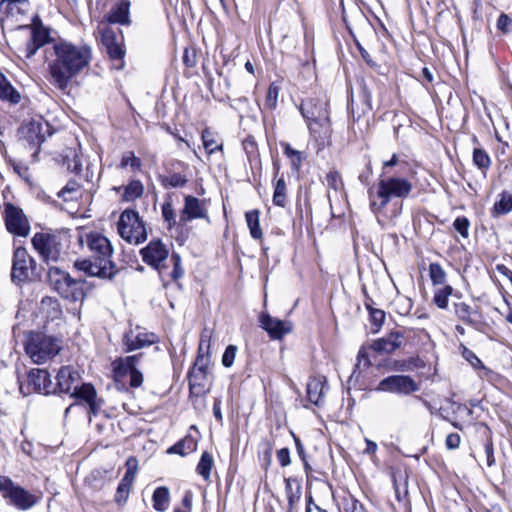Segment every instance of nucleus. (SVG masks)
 Returning <instances> with one entry per match:
<instances>
[{"instance_id":"f257e3e1","label":"nucleus","mask_w":512,"mask_h":512,"mask_svg":"<svg viewBox=\"0 0 512 512\" xmlns=\"http://www.w3.org/2000/svg\"><path fill=\"white\" fill-rule=\"evenodd\" d=\"M92 50L87 45H76L60 40L45 49L47 80L51 85L65 91L73 78L82 73L90 64Z\"/></svg>"},{"instance_id":"f03ea898","label":"nucleus","mask_w":512,"mask_h":512,"mask_svg":"<svg viewBox=\"0 0 512 512\" xmlns=\"http://www.w3.org/2000/svg\"><path fill=\"white\" fill-rule=\"evenodd\" d=\"M78 244L82 249L87 247L89 252L95 258V262L90 259L78 260L74 266L83 271L86 275L111 279L117 273L116 265L111 261L114 253L110 240L103 234L90 231H82L78 236Z\"/></svg>"},{"instance_id":"7ed1b4c3","label":"nucleus","mask_w":512,"mask_h":512,"mask_svg":"<svg viewBox=\"0 0 512 512\" xmlns=\"http://www.w3.org/2000/svg\"><path fill=\"white\" fill-rule=\"evenodd\" d=\"M412 189L413 185L408 179L398 176H381L377 184L369 187V207L380 224L386 222L385 208L391 198H407Z\"/></svg>"},{"instance_id":"20e7f679","label":"nucleus","mask_w":512,"mask_h":512,"mask_svg":"<svg viewBox=\"0 0 512 512\" xmlns=\"http://www.w3.org/2000/svg\"><path fill=\"white\" fill-rule=\"evenodd\" d=\"M308 128L316 140L324 141L330 136V120L327 103L323 100L309 99L300 106Z\"/></svg>"},{"instance_id":"39448f33","label":"nucleus","mask_w":512,"mask_h":512,"mask_svg":"<svg viewBox=\"0 0 512 512\" xmlns=\"http://www.w3.org/2000/svg\"><path fill=\"white\" fill-rule=\"evenodd\" d=\"M27 355L34 363L41 364L56 356L60 350V341L39 332L30 333L25 345Z\"/></svg>"},{"instance_id":"423d86ee","label":"nucleus","mask_w":512,"mask_h":512,"mask_svg":"<svg viewBox=\"0 0 512 512\" xmlns=\"http://www.w3.org/2000/svg\"><path fill=\"white\" fill-rule=\"evenodd\" d=\"M117 229L120 237L130 244H140L147 238L145 224L134 210L126 209L121 213Z\"/></svg>"},{"instance_id":"0eeeda50","label":"nucleus","mask_w":512,"mask_h":512,"mask_svg":"<svg viewBox=\"0 0 512 512\" xmlns=\"http://www.w3.org/2000/svg\"><path fill=\"white\" fill-rule=\"evenodd\" d=\"M48 281L63 298L78 301L84 297L82 283L72 279L68 273L58 267L49 268Z\"/></svg>"},{"instance_id":"6e6552de","label":"nucleus","mask_w":512,"mask_h":512,"mask_svg":"<svg viewBox=\"0 0 512 512\" xmlns=\"http://www.w3.org/2000/svg\"><path fill=\"white\" fill-rule=\"evenodd\" d=\"M0 494L9 504L19 510H28L36 505L39 497L15 484L10 478L0 476Z\"/></svg>"},{"instance_id":"1a4fd4ad","label":"nucleus","mask_w":512,"mask_h":512,"mask_svg":"<svg viewBox=\"0 0 512 512\" xmlns=\"http://www.w3.org/2000/svg\"><path fill=\"white\" fill-rule=\"evenodd\" d=\"M24 29L28 31L29 39L20 51L25 58L30 59L41 47L50 42V31L38 17H35L32 24L26 25Z\"/></svg>"},{"instance_id":"9d476101","label":"nucleus","mask_w":512,"mask_h":512,"mask_svg":"<svg viewBox=\"0 0 512 512\" xmlns=\"http://www.w3.org/2000/svg\"><path fill=\"white\" fill-rule=\"evenodd\" d=\"M35 261L23 247L14 251L11 278L13 282L22 283L30 278Z\"/></svg>"},{"instance_id":"9b49d317","label":"nucleus","mask_w":512,"mask_h":512,"mask_svg":"<svg viewBox=\"0 0 512 512\" xmlns=\"http://www.w3.org/2000/svg\"><path fill=\"white\" fill-rule=\"evenodd\" d=\"M5 225L7 230L20 237H27L30 232V224L22 209L13 204L5 205Z\"/></svg>"},{"instance_id":"f8f14e48","label":"nucleus","mask_w":512,"mask_h":512,"mask_svg":"<svg viewBox=\"0 0 512 512\" xmlns=\"http://www.w3.org/2000/svg\"><path fill=\"white\" fill-rule=\"evenodd\" d=\"M377 391L410 394L419 390V385L408 375H392L381 380Z\"/></svg>"},{"instance_id":"ddd939ff","label":"nucleus","mask_w":512,"mask_h":512,"mask_svg":"<svg viewBox=\"0 0 512 512\" xmlns=\"http://www.w3.org/2000/svg\"><path fill=\"white\" fill-rule=\"evenodd\" d=\"M143 262L158 271L166 268V260L169 256V250L161 240H152L146 247L140 251Z\"/></svg>"},{"instance_id":"4468645a","label":"nucleus","mask_w":512,"mask_h":512,"mask_svg":"<svg viewBox=\"0 0 512 512\" xmlns=\"http://www.w3.org/2000/svg\"><path fill=\"white\" fill-rule=\"evenodd\" d=\"M32 245L44 261H56L60 256V243L54 235L36 233Z\"/></svg>"},{"instance_id":"2eb2a0df","label":"nucleus","mask_w":512,"mask_h":512,"mask_svg":"<svg viewBox=\"0 0 512 512\" xmlns=\"http://www.w3.org/2000/svg\"><path fill=\"white\" fill-rule=\"evenodd\" d=\"M101 41L107 50L109 57L116 61H122L125 51L123 50V37L118 36L114 30L102 23L99 26Z\"/></svg>"},{"instance_id":"dca6fc26","label":"nucleus","mask_w":512,"mask_h":512,"mask_svg":"<svg viewBox=\"0 0 512 512\" xmlns=\"http://www.w3.org/2000/svg\"><path fill=\"white\" fill-rule=\"evenodd\" d=\"M195 219H208L206 201L188 195L184 198V206L179 216V223L184 225Z\"/></svg>"},{"instance_id":"f3484780","label":"nucleus","mask_w":512,"mask_h":512,"mask_svg":"<svg viewBox=\"0 0 512 512\" xmlns=\"http://www.w3.org/2000/svg\"><path fill=\"white\" fill-rule=\"evenodd\" d=\"M207 378V358L202 354L198 355L195 365L189 372V387L193 394H202L205 392L204 381Z\"/></svg>"},{"instance_id":"a211bd4d","label":"nucleus","mask_w":512,"mask_h":512,"mask_svg":"<svg viewBox=\"0 0 512 512\" xmlns=\"http://www.w3.org/2000/svg\"><path fill=\"white\" fill-rule=\"evenodd\" d=\"M261 326L267 331L269 336L273 339H282L285 335L289 334L292 329V323L286 320H280L264 314L260 319Z\"/></svg>"},{"instance_id":"6ab92c4d","label":"nucleus","mask_w":512,"mask_h":512,"mask_svg":"<svg viewBox=\"0 0 512 512\" xmlns=\"http://www.w3.org/2000/svg\"><path fill=\"white\" fill-rule=\"evenodd\" d=\"M71 396L84 401L89 406V413L92 415H97L101 409L102 401L97 398L95 388L89 383L75 386Z\"/></svg>"},{"instance_id":"aec40b11","label":"nucleus","mask_w":512,"mask_h":512,"mask_svg":"<svg viewBox=\"0 0 512 512\" xmlns=\"http://www.w3.org/2000/svg\"><path fill=\"white\" fill-rule=\"evenodd\" d=\"M47 130V124L41 119H38L23 125L20 129V133L29 144L39 146L45 140Z\"/></svg>"},{"instance_id":"412c9836","label":"nucleus","mask_w":512,"mask_h":512,"mask_svg":"<svg viewBox=\"0 0 512 512\" xmlns=\"http://www.w3.org/2000/svg\"><path fill=\"white\" fill-rule=\"evenodd\" d=\"M28 387L33 391L49 394L54 391L51 376L45 369H32L28 374Z\"/></svg>"},{"instance_id":"4be33fe9","label":"nucleus","mask_w":512,"mask_h":512,"mask_svg":"<svg viewBox=\"0 0 512 512\" xmlns=\"http://www.w3.org/2000/svg\"><path fill=\"white\" fill-rule=\"evenodd\" d=\"M56 381L61 392L72 393L75 386L79 385L80 375L70 366H64L58 371Z\"/></svg>"},{"instance_id":"5701e85b","label":"nucleus","mask_w":512,"mask_h":512,"mask_svg":"<svg viewBox=\"0 0 512 512\" xmlns=\"http://www.w3.org/2000/svg\"><path fill=\"white\" fill-rule=\"evenodd\" d=\"M155 336L145 332H135L131 330L124 336V345L127 351H133L153 344Z\"/></svg>"},{"instance_id":"b1692460","label":"nucleus","mask_w":512,"mask_h":512,"mask_svg":"<svg viewBox=\"0 0 512 512\" xmlns=\"http://www.w3.org/2000/svg\"><path fill=\"white\" fill-rule=\"evenodd\" d=\"M326 389V378L316 376L309 379L307 383V396L311 403L319 406L322 404Z\"/></svg>"},{"instance_id":"393cba45","label":"nucleus","mask_w":512,"mask_h":512,"mask_svg":"<svg viewBox=\"0 0 512 512\" xmlns=\"http://www.w3.org/2000/svg\"><path fill=\"white\" fill-rule=\"evenodd\" d=\"M402 335L399 332H392L386 337L375 340L372 349L378 353H392L401 346Z\"/></svg>"},{"instance_id":"a878e982","label":"nucleus","mask_w":512,"mask_h":512,"mask_svg":"<svg viewBox=\"0 0 512 512\" xmlns=\"http://www.w3.org/2000/svg\"><path fill=\"white\" fill-rule=\"evenodd\" d=\"M129 9L130 2L128 0H121L118 2L106 16V21L112 24H129Z\"/></svg>"},{"instance_id":"bb28decb","label":"nucleus","mask_w":512,"mask_h":512,"mask_svg":"<svg viewBox=\"0 0 512 512\" xmlns=\"http://www.w3.org/2000/svg\"><path fill=\"white\" fill-rule=\"evenodd\" d=\"M29 9V0H17L13 2L1 1L0 12L7 17L17 18L27 13Z\"/></svg>"},{"instance_id":"cd10ccee","label":"nucleus","mask_w":512,"mask_h":512,"mask_svg":"<svg viewBox=\"0 0 512 512\" xmlns=\"http://www.w3.org/2000/svg\"><path fill=\"white\" fill-rule=\"evenodd\" d=\"M137 356H128L125 358H119L113 362V372L116 381H119L125 376H129L135 368V362Z\"/></svg>"},{"instance_id":"c85d7f7f","label":"nucleus","mask_w":512,"mask_h":512,"mask_svg":"<svg viewBox=\"0 0 512 512\" xmlns=\"http://www.w3.org/2000/svg\"><path fill=\"white\" fill-rule=\"evenodd\" d=\"M39 312L48 320L58 319L62 313L58 301L52 297H45L41 300Z\"/></svg>"},{"instance_id":"c756f323","label":"nucleus","mask_w":512,"mask_h":512,"mask_svg":"<svg viewBox=\"0 0 512 512\" xmlns=\"http://www.w3.org/2000/svg\"><path fill=\"white\" fill-rule=\"evenodd\" d=\"M196 448H197V440L194 437L188 435V436H185L179 442H177L175 445L170 447L168 449V453H174V454H179L181 456H185V455H188V454L194 452L196 450Z\"/></svg>"},{"instance_id":"7c9ffc66","label":"nucleus","mask_w":512,"mask_h":512,"mask_svg":"<svg viewBox=\"0 0 512 512\" xmlns=\"http://www.w3.org/2000/svg\"><path fill=\"white\" fill-rule=\"evenodd\" d=\"M153 507L159 512H165L170 503V492L165 486H161L155 489L153 496Z\"/></svg>"},{"instance_id":"2f4dec72","label":"nucleus","mask_w":512,"mask_h":512,"mask_svg":"<svg viewBox=\"0 0 512 512\" xmlns=\"http://www.w3.org/2000/svg\"><path fill=\"white\" fill-rule=\"evenodd\" d=\"M20 98V94L8 82L6 77L0 73V99L16 104L20 101Z\"/></svg>"},{"instance_id":"473e14b6","label":"nucleus","mask_w":512,"mask_h":512,"mask_svg":"<svg viewBox=\"0 0 512 512\" xmlns=\"http://www.w3.org/2000/svg\"><path fill=\"white\" fill-rule=\"evenodd\" d=\"M452 293L453 287L450 285L437 286L433 295L434 304L440 309H446Z\"/></svg>"},{"instance_id":"72a5a7b5","label":"nucleus","mask_w":512,"mask_h":512,"mask_svg":"<svg viewBox=\"0 0 512 512\" xmlns=\"http://www.w3.org/2000/svg\"><path fill=\"white\" fill-rule=\"evenodd\" d=\"M247 226L250 230V234L254 239L262 238V230L260 228V212L259 210H251L245 214Z\"/></svg>"},{"instance_id":"f704fd0d","label":"nucleus","mask_w":512,"mask_h":512,"mask_svg":"<svg viewBox=\"0 0 512 512\" xmlns=\"http://www.w3.org/2000/svg\"><path fill=\"white\" fill-rule=\"evenodd\" d=\"M143 193V184L139 180H133L127 186H125L122 199L126 202H132L140 198Z\"/></svg>"},{"instance_id":"c9c22d12","label":"nucleus","mask_w":512,"mask_h":512,"mask_svg":"<svg viewBox=\"0 0 512 512\" xmlns=\"http://www.w3.org/2000/svg\"><path fill=\"white\" fill-rule=\"evenodd\" d=\"M57 195L64 201H75L80 197V185L76 181H69Z\"/></svg>"},{"instance_id":"e433bc0d","label":"nucleus","mask_w":512,"mask_h":512,"mask_svg":"<svg viewBox=\"0 0 512 512\" xmlns=\"http://www.w3.org/2000/svg\"><path fill=\"white\" fill-rule=\"evenodd\" d=\"M203 146L206 152L211 155L217 150H222V144L218 143L214 133L209 129H204L202 132Z\"/></svg>"},{"instance_id":"4c0bfd02","label":"nucleus","mask_w":512,"mask_h":512,"mask_svg":"<svg viewBox=\"0 0 512 512\" xmlns=\"http://www.w3.org/2000/svg\"><path fill=\"white\" fill-rule=\"evenodd\" d=\"M493 211L498 215L507 214L512 211V193H501L499 201L494 204Z\"/></svg>"},{"instance_id":"58836bf2","label":"nucleus","mask_w":512,"mask_h":512,"mask_svg":"<svg viewBox=\"0 0 512 512\" xmlns=\"http://www.w3.org/2000/svg\"><path fill=\"white\" fill-rule=\"evenodd\" d=\"M429 276L434 286L446 285V272L438 263H431L429 265Z\"/></svg>"},{"instance_id":"ea45409f","label":"nucleus","mask_w":512,"mask_h":512,"mask_svg":"<svg viewBox=\"0 0 512 512\" xmlns=\"http://www.w3.org/2000/svg\"><path fill=\"white\" fill-rule=\"evenodd\" d=\"M286 191L287 186L286 182L283 178H279L276 181L274 194H273V203L277 206L284 207L286 202Z\"/></svg>"},{"instance_id":"a19ab883","label":"nucleus","mask_w":512,"mask_h":512,"mask_svg":"<svg viewBox=\"0 0 512 512\" xmlns=\"http://www.w3.org/2000/svg\"><path fill=\"white\" fill-rule=\"evenodd\" d=\"M285 484L286 495L288 499V512H292L295 505L300 500V487L296 486V488L293 489L290 479H285Z\"/></svg>"},{"instance_id":"79ce46f5","label":"nucleus","mask_w":512,"mask_h":512,"mask_svg":"<svg viewBox=\"0 0 512 512\" xmlns=\"http://www.w3.org/2000/svg\"><path fill=\"white\" fill-rule=\"evenodd\" d=\"M281 146L284 149V154L291 160L292 168L299 170L303 161L302 153L293 149L288 143H281Z\"/></svg>"},{"instance_id":"37998d69","label":"nucleus","mask_w":512,"mask_h":512,"mask_svg":"<svg viewBox=\"0 0 512 512\" xmlns=\"http://www.w3.org/2000/svg\"><path fill=\"white\" fill-rule=\"evenodd\" d=\"M213 466V458L212 456L204 452L201 456V459L197 465V472L201 475L205 480L209 479L210 472Z\"/></svg>"},{"instance_id":"c03bdc74","label":"nucleus","mask_w":512,"mask_h":512,"mask_svg":"<svg viewBox=\"0 0 512 512\" xmlns=\"http://www.w3.org/2000/svg\"><path fill=\"white\" fill-rule=\"evenodd\" d=\"M133 483L125 482L123 479L119 483L114 500L119 505H124L128 499L130 490L132 488Z\"/></svg>"},{"instance_id":"a18cd8bd","label":"nucleus","mask_w":512,"mask_h":512,"mask_svg":"<svg viewBox=\"0 0 512 512\" xmlns=\"http://www.w3.org/2000/svg\"><path fill=\"white\" fill-rule=\"evenodd\" d=\"M125 466L126 473L124 474L122 479L125 482L133 483L139 468L138 460L136 459V457L131 456L126 460Z\"/></svg>"},{"instance_id":"49530a36","label":"nucleus","mask_w":512,"mask_h":512,"mask_svg":"<svg viewBox=\"0 0 512 512\" xmlns=\"http://www.w3.org/2000/svg\"><path fill=\"white\" fill-rule=\"evenodd\" d=\"M341 505V512H366L363 505L351 495L344 497Z\"/></svg>"},{"instance_id":"de8ad7c7","label":"nucleus","mask_w":512,"mask_h":512,"mask_svg":"<svg viewBox=\"0 0 512 512\" xmlns=\"http://www.w3.org/2000/svg\"><path fill=\"white\" fill-rule=\"evenodd\" d=\"M127 167H130L132 170H138L141 167L140 158L136 157L131 151L125 152L120 161V168L124 169Z\"/></svg>"},{"instance_id":"09e8293b","label":"nucleus","mask_w":512,"mask_h":512,"mask_svg":"<svg viewBox=\"0 0 512 512\" xmlns=\"http://www.w3.org/2000/svg\"><path fill=\"white\" fill-rule=\"evenodd\" d=\"M456 316L466 323H472L473 309L466 303L460 302L455 304Z\"/></svg>"},{"instance_id":"8fccbe9b","label":"nucleus","mask_w":512,"mask_h":512,"mask_svg":"<svg viewBox=\"0 0 512 512\" xmlns=\"http://www.w3.org/2000/svg\"><path fill=\"white\" fill-rule=\"evenodd\" d=\"M462 356L466 361H468L471 364V366L474 369L488 371V369L485 367L482 361L476 356V354L467 347L462 348Z\"/></svg>"},{"instance_id":"3c124183","label":"nucleus","mask_w":512,"mask_h":512,"mask_svg":"<svg viewBox=\"0 0 512 512\" xmlns=\"http://www.w3.org/2000/svg\"><path fill=\"white\" fill-rule=\"evenodd\" d=\"M473 161L475 165H477L481 169L488 168L490 166V157L488 154L482 149H474L473 151Z\"/></svg>"},{"instance_id":"603ef678","label":"nucleus","mask_w":512,"mask_h":512,"mask_svg":"<svg viewBox=\"0 0 512 512\" xmlns=\"http://www.w3.org/2000/svg\"><path fill=\"white\" fill-rule=\"evenodd\" d=\"M366 308L369 310L371 321L375 326V332L379 330L380 326L385 320V312L380 309L372 308L370 304H366Z\"/></svg>"},{"instance_id":"864d4df0","label":"nucleus","mask_w":512,"mask_h":512,"mask_svg":"<svg viewBox=\"0 0 512 512\" xmlns=\"http://www.w3.org/2000/svg\"><path fill=\"white\" fill-rule=\"evenodd\" d=\"M162 216L164 220L168 223L169 228H172L173 226L176 225V216L171 202H165L162 205Z\"/></svg>"},{"instance_id":"5fc2aeb1","label":"nucleus","mask_w":512,"mask_h":512,"mask_svg":"<svg viewBox=\"0 0 512 512\" xmlns=\"http://www.w3.org/2000/svg\"><path fill=\"white\" fill-rule=\"evenodd\" d=\"M278 96H279V88L276 85L271 84L268 88L267 95H266V100H265L266 107H268L269 109H274L277 105Z\"/></svg>"},{"instance_id":"6e6d98bb","label":"nucleus","mask_w":512,"mask_h":512,"mask_svg":"<svg viewBox=\"0 0 512 512\" xmlns=\"http://www.w3.org/2000/svg\"><path fill=\"white\" fill-rule=\"evenodd\" d=\"M470 222L466 217H458L453 222L454 229L464 238L469 235Z\"/></svg>"},{"instance_id":"4d7b16f0","label":"nucleus","mask_w":512,"mask_h":512,"mask_svg":"<svg viewBox=\"0 0 512 512\" xmlns=\"http://www.w3.org/2000/svg\"><path fill=\"white\" fill-rule=\"evenodd\" d=\"M237 352V347L234 345H229L225 349L223 356H222V364L225 367H230L234 363L235 356Z\"/></svg>"},{"instance_id":"13d9d810","label":"nucleus","mask_w":512,"mask_h":512,"mask_svg":"<svg viewBox=\"0 0 512 512\" xmlns=\"http://www.w3.org/2000/svg\"><path fill=\"white\" fill-rule=\"evenodd\" d=\"M326 181L329 187H331L334 190H338L341 184V176L337 171H330L326 175Z\"/></svg>"},{"instance_id":"bf43d9fd","label":"nucleus","mask_w":512,"mask_h":512,"mask_svg":"<svg viewBox=\"0 0 512 512\" xmlns=\"http://www.w3.org/2000/svg\"><path fill=\"white\" fill-rule=\"evenodd\" d=\"M171 260L173 261V271H172V277L174 279H178L182 277L183 275V269L181 268V258L178 254L174 253L171 256Z\"/></svg>"},{"instance_id":"052dcab7","label":"nucleus","mask_w":512,"mask_h":512,"mask_svg":"<svg viewBox=\"0 0 512 512\" xmlns=\"http://www.w3.org/2000/svg\"><path fill=\"white\" fill-rule=\"evenodd\" d=\"M129 383H130L131 387H135V388L141 386L143 383V375L136 368H134L133 371L129 375Z\"/></svg>"},{"instance_id":"680f3d73","label":"nucleus","mask_w":512,"mask_h":512,"mask_svg":"<svg viewBox=\"0 0 512 512\" xmlns=\"http://www.w3.org/2000/svg\"><path fill=\"white\" fill-rule=\"evenodd\" d=\"M512 26V20L506 15L501 14L497 20V28L503 32L510 30Z\"/></svg>"},{"instance_id":"e2e57ef3","label":"nucleus","mask_w":512,"mask_h":512,"mask_svg":"<svg viewBox=\"0 0 512 512\" xmlns=\"http://www.w3.org/2000/svg\"><path fill=\"white\" fill-rule=\"evenodd\" d=\"M460 442H461V438H460L459 434L451 433V434L447 435L445 444L448 449L452 450V449L458 448L460 445Z\"/></svg>"},{"instance_id":"0e129e2a","label":"nucleus","mask_w":512,"mask_h":512,"mask_svg":"<svg viewBox=\"0 0 512 512\" xmlns=\"http://www.w3.org/2000/svg\"><path fill=\"white\" fill-rule=\"evenodd\" d=\"M277 459L282 467H286L291 463L290 452L288 448H282L277 452Z\"/></svg>"},{"instance_id":"69168bd1","label":"nucleus","mask_w":512,"mask_h":512,"mask_svg":"<svg viewBox=\"0 0 512 512\" xmlns=\"http://www.w3.org/2000/svg\"><path fill=\"white\" fill-rule=\"evenodd\" d=\"M168 184L172 187H182L186 184V179L180 174H173L168 178Z\"/></svg>"},{"instance_id":"338daca9","label":"nucleus","mask_w":512,"mask_h":512,"mask_svg":"<svg viewBox=\"0 0 512 512\" xmlns=\"http://www.w3.org/2000/svg\"><path fill=\"white\" fill-rule=\"evenodd\" d=\"M398 163H399V158H398L397 154H393L389 160L383 162V173L382 174L388 173V170L390 168L396 166Z\"/></svg>"},{"instance_id":"774afa93","label":"nucleus","mask_w":512,"mask_h":512,"mask_svg":"<svg viewBox=\"0 0 512 512\" xmlns=\"http://www.w3.org/2000/svg\"><path fill=\"white\" fill-rule=\"evenodd\" d=\"M193 495L191 491H186L182 498V507L191 510L192 509Z\"/></svg>"}]
</instances>
